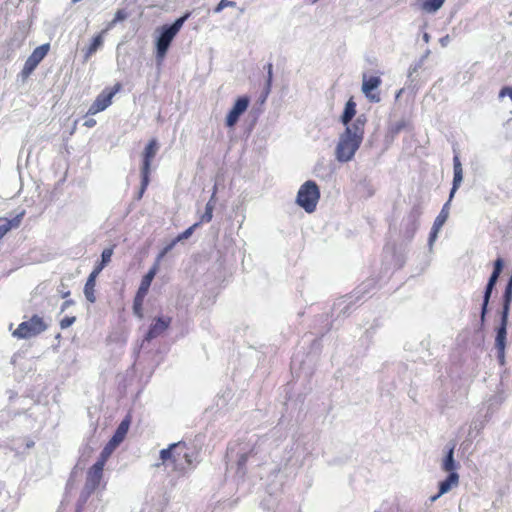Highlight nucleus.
I'll return each instance as SVG.
<instances>
[{
    "label": "nucleus",
    "instance_id": "40",
    "mask_svg": "<svg viewBox=\"0 0 512 512\" xmlns=\"http://www.w3.org/2000/svg\"><path fill=\"white\" fill-rule=\"evenodd\" d=\"M127 18V13L124 11V10H118L115 15H114V18L113 20L111 21L110 25L113 26L115 25L116 23L120 22V21H123Z\"/></svg>",
    "mask_w": 512,
    "mask_h": 512
},
{
    "label": "nucleus",
    "instance_id": "5",
    "mask_svg": "<svg viewBox=\"0 0 512 512\" xmlns=\"http://www.w3.org/2000/svg\"><path fill=\"white\" fill-rule=\"evenodd\" d=\"M319 199L320 189L317 183L313 180H308L300 186L296 196V203L307 213H312L316 210Z\"/></svg>",
    "mask_w": 512,
    "mask_h": 512
},
{
    "label": "nucleus",
    "instance_id": "14",
    "mask_svg": "<svg viewBox=\"0 0 512 512\" xmlns=\"http://www.w3.org/2000/svg\"><path fill=\"white\" fill-rule=\"evenodd\" d=\"M171 319L169 317H157L154 322L149 327L147 331L144 341H151L154 338H157L161 334H163L167 328L169 327Z\"/></svg>",
    "mask_w": 512,
    "mask_h": 512
},
{
    "label": "nucleus",
    "instance_id": "8",
    "mask_svg": "<svg viewBox=\"0 0 512 512\" xmlns=\"http://www.w3.org/2000/svg\"><path fill=\"white\" fill-rule=\"evenodd\" d=\"M422 215V207L420 204H415L410 212L402 221L401 234L407 241H411L419 228V219Z\"/></svg>",
    "mask_w": 512,
    "mask_h": 512
},
{
    "label": "nucleus",
    "instance_id": "2",
    "mask_svg": "<svg viewBox=\"0 0 512 512\" xmlns=\"http://www.w3.org/2000/svg\"><path fill=\"white\" fill-rule=\"evenodd\" d=\"M512 302V275L509 277L502 297V311L500 316V324L496 329L495 348L497 350V359L501 366L505 365V349L507 324L510 313V305Z\"/></svg>",
    "mask_w": 512,
    "mask_h": 512
},
{
    "label": "nucleus",
    "instance_id": "17",
    "mask_svg": "<svg viewBox=\"0 0 512 512\" xmlns=\"http://www.w3.org/2000/svg\"><path fill=\"white\" fill-rule=\"evenodd\" d=\"M25 215V210H22L12 219L0 217V239H2L11 229L18 228Z\"/></svg>",
    "mask_w": 512,
    "mask_h": 512
},
{
    "label": "nucleus",
    "instance_id": "35",
    "mask_svg": "<svg viewBox=\"0 0 512 512\" xmlns=\"http://www.w3.org/2000/svg\"><path fill=\"white\" fill-rule=\"evenodd\" d=\"M198 226H199V223H195V224H193L192 226H190L189 228H187L185 231H183L182 233H180V234L175 238V239H176V241H177V242H180V241H182V240L188 239V238L192 235V233H193L194 229H195L196 227H198Z\"/></svg>",
    "mask_w": 512,
    "mask_h": 512
},
{
    "label": "nucleus",
    "instance_id": "23",
    "mask_svg": "<svg viewBox=\"0 0 512 512\" xmlns=\"http://www.w3.org/2000/svg\"><path fill=\"white\" fill-rule=\"evenodd\" d=\"M410 123L407 119L405 118H402L398 121H395V122H391L389 125H388V134L394 138L396 137L399 133H401L403 130L407 129L409 127Z\"/></svg>",
    "mask_w": 512,
    "mask_h": 512
},
{
    "label": "nucleus",
    "instance_id": "4",
    "mask_svg": "<svg viewBox=\"0 0 512 512\" xmlns=\"http://www.w3.org/2000/svg\"><path fill=\"white\" fill-rule=\"evenodd\" d=\"M251 439L248 443H240L235 446H230L227 450L226 457L231 460L234 456L237 457L236 460V474L243 478L247 472L246 464L249 460H252L258 454V449L256 444H250Z\"/></svg>",
    "mask_w": 512,
    "mask_h": 512
},
{
    "label": "nucleus",
    "instance_id": "18",
    "mask_svg": "<svg viewBox=\"0 0 512 512\" xmlns=\"http://www.w3.org/2000/svg\"><path fill=\"white\" fill-rule=\"evenodd\" d=\"M497 281H498L497 277L490 275L488 282L486 284L485 290H484V295H483V303H482L481 314H480L481 322L485 321V316H486V313L488 310V304H489L493 289H494Z\"/></svg>",
    "mask_w": 512,
    "mask_h": 512
},
{
    "label": "nucleus",
    "instance_id": "15",
    "mask_svg": "<svg viewBox=\"0 0 512 512\" xmlns=\"http://www.w3.org/2000/svg\"><path fill=\"white\" fill-rule=\"evenodd\" d=\"M463 181V169L462 164L460 161V158L457 154L453 157V182H452V188L450 190V200L453 199L456 191L460 187L461 183Z\"/></svg>",
    "mask_w": 512,
    "mask_h": 512
},
{
    "label": "nucleus",
    "instance_id": "37",
    "mask_svg": "<svg viewBox=\"0 0 512 512\" xmlns=\"http://www.w3.org/2000/svg\"><path fill=\"white\" fill-rule=\"evenodd\" d=\"M503 265H504V262L501 258H497L494 262V267H493V271L491 273V276H494V277H497L499 278L500 274L502 273V270H503Z\"/></svg>",
    "mask_w": 512,
    "mask_h": 512
},
{
    "label": "nucleus",
    "instance_id": "24",
    "mask_svg": "<svg viewBox=\"0 0 512 512\" xmlns=\"http://www.w3.org/2000/svg\"><path fill=\"white\" fill-rule=\"evenodd\" d=\"M97 488L91 486L87 483L84 484V487L79 495L78 504H77V512H80L82 506L87 502L88 498Z\"/></svg>",
    "mask_w": 512,
    "mask_h": 512
},
{
    "label": "nucleus",
    "instance_id": "38",
    "mask_svg": "<svg viewBox=\"0 0 512 512\" xmlns=\"http://www.w3.org/2000/svg\"><path fill=\"white\" fill-rule=\"evenodd\" d=\"M236 2L231 0H221L214 8V13H220L226 7H235Z\"/></svg>",
    "mask_w": 512,
    "mask_h": 512
},
{
    "label": "nucleus",
    "instance_id": "52",
    "mask_svg": "<svg viewBox=\"0 0 512 512\" xmlns=\"http://www.w3.org/2000/svg\"><path fill=\"white\" fill-rule=\"evenodd\" d=\"M33 446H34V442H33V441H31V440L27 441V443H26V448L30 449V448H32Z\"/></svg>",
    "mask_w": 512,
    "mask_h": 512
},
{
    "label": "nucleus",
    "instance_id": "1",
    "mask_svg": "<svg viewBox=\"0 0 512 512\" xmlns=\"http://www.w3.org/2000/svg\"><path fill=\"white\" fill-rule=\"evenodd\" d=\"M366 122V115L360 114L355 118L351 126H347L339 134L334 151L335 159L338 162L347 163L354 158L355 153L363 142Z\"/></svg>",
    "mask_w": 512,
    "mask_h": 512
},
{
    "label": "nucleus",
    "instance_id": "19",
    "mask_svg": "<svg viewBox=\"0 0 512 512\" xmlns=\"http://www.w3.org/2000/svg\"><path fill=\"white\" fill-rule=\"evenodd\" d=\"M130 423H131L130 417L126 416L120 422L118 427L116 428V431L114 432V434L111 437V439L109 440V442H111L112 444H114L115 446L118 447L125 439L127 432L129 430V427H130Z\"/></svg>",
    "mask_w": 512,
    "mask_h": 512
},
{
    "label": "nucleus",
    "instance_id": "55",
    "mask_svg": "<svg viewBox=\"0 0 512 512\" xmlns=\"http://www.w3.org/2000/svg\"><path fill=\"white\" fill-rule=\"evenodd\" d=\"M69 294H70V292H69V291L64 292V293L62 294V297H67Z\"/></svg>",
    "mask_w": 512,
    "mask_h": 512
},
{
    "label": "nucleus",
    "instance_id": "6",
    "mask_svg": "<svg viewBox=\"0 0 512 512\" xmlns=\"http://www.w3.org/2000/svg\"><path fill=\"white\" fill-rule=\"evenodd\" d=\"M113 255V249L112 248H105L101 253V260L96 264L92 272L87 278V281L84 286V295L88 302L95 303L96 296H95V285H96V278L98 275H100L101 271L108 265V263L111 261Z\"/></svg>",
    "mask_w": 512,
    "mask_h": 512
},
{
    "label": "nucleus",
    "instance_id": "16",
    "mask_svg": "<svg viewBox=\"0 0 512 512\" xmlns=\"http://www.w3.org/2000/svg\"><path fill=\"white\" fill-rule=\"evenodd\" d=\"M455 446H456L455 443H449L446 446L447 451H446L445 457L443 458V461L441 464L442 470L445 472H448V473L457 472V469L460 466V464L458 462H456V460L454 458Z\"/></svg>",
    "mask_w": 512,
    "mask_h": 512
},
{
    "label": "nucleus",
    "instance_id": "29",
    "mask_svg": "<svg viewBox=\"0 0 512 512\" xmlns=\"http://www.w3.org/2000/svg\"><path fill=\"white\" fill-rule=\"evenodd\" d=\"M352 304V297L348 296L343 300L338 301L334 305V309H339L338 315H347L349 313L350 305Z\"/></svg>",
    "mask_w": 512,
    "mask_h": 512
},
{
    "label": "nucleus",
    "instance_id": "56",
    "mask_svg": "<svg viewBox=\"0 0 512 512\" xmlns=\"http://www.w3.org/2000/svg\"><path fill=\"white\" fill-rule=\"evenodd\" d=\"M511 121H512V118L509 120V122H511Z\"/></svg>",
    "mask_w": 512,
    "mask_h": 512
},
{
    "label": "nucleus",
    "instance_id": "13",
    "mask_svg": "<svg viewBox=\"0 0 512 512\" xmlns=\"http://www.w3.org/2000/svg\"><path fill=\"white\" fill-rule=\"evenodd\" d=\"M159 150V144L156 139H152L146 145L143 153H142V166H141V174H149L150 175V167L151 162L156 156Z\"/></svg>",
    "mask_w": 512,
    "mask_h": 512
},
{
    "label": "nucleus",
    "instance_id": "44",
    "mask_svg": "<svg viewBox=\"0 0 512 512\" xmlns=\"http://www.w3.org/2000/svg\"><path fill=\"white\" fill-rule=\"evenodd\" d=\"M216 191H217V187L216 185L214 186L213 188V192H212V195L209 199V201L207 202V204H211V208L214 210L215 208V203H216Z\"/></svg>",
    "mask_w": 512,
    "mask_h": 512
},
{
    "label": "nucleus",
    "instance_id": "20",
    "mask_svg": "<svg viewBox=\"0 0 512 512\" xmlns=\"http://www.w3.org/2000/svg\"><path fill=\"white\" fill-rule=\"evenodd\" d=\"M103 470L104 467L94 463L87 472L85 483L98 488L103 477Z\"/></svg>",
    "mask_w": 512,
    "mask_h": 512
},
{
    "label": "nucleus",
    "instance_id": "33",
    "mask_svg": "<svg viewBox=\"0 0 512 512\" xmlns=\"http://www.w3.org/2000/svg\"><path fill=\"white\" fill-rule=\"evenodd\" d=\"M178 242L176 241V239H173L169 244H167L162 250L161 252L157 255L156 257V260H155V263H157L158 265H160V262L161 260L165 257V255L167 253H169L174 247L175 245L177 244Z\"/></svg>",
    "mask_w": 512,
    "mask_h": 512
},
{
    "label": "nucleus",
    "instance_id": "27",
    "mask_svg": "<svg viewBox=\"0 0 512 512\" xmlns=\"http://www.w3.org/2000/svg\"><path fill=\"white\" fill-rule=\"evenodd\" d=\"M445 0H425L422 4V9L428 13H435L438 11Z\"/></svg>",
    "mask_w": 512,
    "mask_h": 512
},
{
    "label": "nucleus",
    "instance_id": "43",
    "mask_svg": "<svg viewBox=\"0 0 512 512\" xmlns=\"http://www.w3.org/2000/svg\"><path fill=\"white\" fill-rule=\"evenodd\" d=\"M148 290V287L140 285L137 291L136 298L140 300V298L144 297L148 293Z\"/></svg>",
    "mask_w": 512,
    "mask_h": 512
},
{
    "label": "nucleus",
    "instance_id": "21",
    "mask_svg": "<svg viewBox=\"0 0 512 512\" xmlns=\"http://www.w3.org/2000/svg\"><path fill=\"white\" fill-rule=\"evenodd\" d=\"M356 115V103L350 98L344 107V111L340 117V122L347 128L352 125V120Z\"/></svg>",
    "mask_w": 512,
    "mask_h": 512
},
{
    "label": "nucleus",
    "instance_id": "51",
    "mask_svg": "<svg viewBox=\"0 0 512 512\" xmlns=\"http://www.w3.org/2000/svg\"><path fill=\"white\" fill-rule=\"evenodd\" d=\"M423 40H424V42L428 43L430 41V35L428 33H424Z\"/></svg>",
    "mask_w": 512,
    "mask_h": 512
},
{
    "label": "nucleus",
    "instance_id": "41",
    "mask_svg": "<svg viewBox=\"0 0 512 512\" xmlns=\"http://www.w3.org/2000/svg\"><path fill=\"white\" fill-rule=\"evenodd\" d=\"M76 321V318L74 316H66L60 321V327L61 329H67L70 327L74 322Z\"/></svg>",
    "mask_w": 512,
    "mask_h": 512
},
{
    "label": "nucleus",
    "instance_id": "28",
    "mask_svg": "<svg viewBox=\"0 0 512 512\" xmlns=\"http://www.w3.org/2000/svg\"><path fill=\"white\" fill-rule=\"evenodd\" d=\"M158 269L159 265L157 263H154L153 266L149 269V271L143 276L140 285L150 288L151 283L158 272Z\"/></svg>",
    "mask_w": 512,
    "mask_h": 512
},
{
    "label": "nucleus",
    "instance_id": "53",
    "mask_svg": "<svg viewBox=\"0 0 512 512\" xmlns=\"http://www.w3.org/2000/svg\"><path fill=\"white\" fill-rule=\"evenodd\" d=\"M184 457H185V459H186V462L190 465V464H191L190 456H189L187 453H185V454H184Z\"/></svg>",
    "mask_w": 512,
    "mask_h": 512
},
{
    "label": "nucleus",
    "instance_id": "48",
    "mask_svg": "<svg viewBox=\"0 0 512 512\" xmlns=\"http://www.w3.org/2000/svg\"><path fill=\"white\" fill-rule=\"evenodd\" d=\"M73 304H74L73 300H66V301H64L62 306H61V311L66 310L69 306H71Z\"/></svg>",
    "mask_w": 512,
    "mask_h": 512
},
{
    "label": "nucleus",
    "instance_id": "25",
    "mask_svg": "<svg viewBox=\"0 0 512 512\" xmlns=\"http://www.w3.org/2000/svg\"><path fill=\"white\" fill-rule=\"evenodd\" d=\"M116 448H117V446H115L114 444H112L111 442L108 441V443L102 449L100 456L95 463L104 467L107 460L109 459V457L111 456V454L113 453V451Z\"/></svg>",
    "mask_w": 512,
    "mask_h": 512
},
{
    "label": "nucleus",
    "instance_id": "36",
    "mask_svg": "<svg viewBox=\"0 0 512 512\" xmlns=\"http://www.w3.org/2000/svg\"><path fill=\"white\" fill-rule=\"evenodd\" d=\"M213 217V209L211 208V204H206L205 206V212L201 216L200 223H208L212 220Z\"/></svg>",
    "mask_w": 512,
    "mask_h": 512
},
{
    "label": "nucleus",
    "instance_id": "34",
    "mask_svg": "<svg viewBox=\"0 0 512 512\" xmlns=\"http://www.w3.org/2000/svg\"><path fill=\"white\" fill-rule=\"evenodd\" d=\"M150 182V175L149 174H141V186L139 189V192L137 194V199L140 200L147 189V186Z\"/></svg>",
    "mask_w": 512,
    "mask_h": 512
},
{
    "label": "nucleus",
    "instance_id": "54",
    "mask_svg": "<svg viewBox=\"0 0 512 512\" xmlns=\"http://www.w3.org/2000/svg\"><path fill=\"white\" fill-rule=\"evenodd\" d=\"M440 496H441V495H439V493H438V494H436V495H434V496H432V497L430 498L431 502L436 501Z\"/></svg>",
    "mask_w": 512,
    "mask_h": 512
},
{
    "label": "nucleus",
    "instance_id": "49",
    "mask_svg": "<svg viewBox=\"0 0 512 512\" xmlns=\"http://www.w3.org/2000/svg\"><path fill=\"white\" fill-rule=\"evenodd\" d=\"M96 124V121L94 119H88L85 121L84 125L88 128L93 127Z\"/></svg>",
    "mask_w": 512,
    "mask_h": 512
},
{
    "label": "nucleus",
    "instance_id": "39",
    "mask_svg": "<svg viewBox=\"0 0 512 512\" xmlns=\"http://www.w3.org/2000/svg\"><path fill=\"white\" fill-rule=\"evenodd\" d=\"M442 227H437V225L433 224L432 228H431V231H430V234H429V239H428V245L430 247L433 246V243L435 242V240L437 239L438 237V233L440 231Z\"/></svg>",
    "mask_w": 512,
    "mask_h": 512
},
{
    "label": "nucleus",
    "instance_id": "32",
    "mask_svg": "<svg viewBox=\"0 0 512 512\" xmlns=\"http://www.w3.org/2000/svg\"><path fill=\"white\" fill-rule=\"evenodd\" d=\"M102 43H103V39H102L101 35H97L96 37H94L86 51L85 58L87 59L92 54H94L98 50V48L102 45Z\"/></svg>",
    "mask_w": 512,
    "mask_h": 512
},
{
    "label": "nucleus",
    "instance_id": "26",
    "mask_svg": "<svg viewBox=\"0 0 512 512\" xmlns=\"http://www.w3.org/2000/svg\"><path fill=\"white\" fill-rule=\"evenodd\" d=\"M452 200H450V198L448 199V201L443 205L440 213L438 214V216L436 217V219L434 220V223L435 225H437V227H442L445 222L447 221L448 217H449V209H450V203H451Z\"/></svg>",
    "mask_w": 512,
    "mask_h": 512
},
{
    "label": "nucleus",
    "instance_id": "50",
    "mask_svg": "<svg viewBox=\"0 0 512 512\" xmlns=\"http://www.w3.org/2000/svg\"><path fill=\"white\" fill-rule=\"evenodd\" d=\"M448 41H449V36H445L440 39V43L442 46H445L448 43Z\"/></svg>",
    "mask_w": 512,
    "mask_h": 512
},
{
    "label": "nucleus",
    "instance_id": "9",
    "mask_svg": "<svg viewBox=\"0 0 512 512\" xmlns=\"http://www.w3.org/2000/svg\"><path fill=\"white\" fill-rule=\"evenodd\" d=\"M50 49V45L48 43L42 44L35 48L32 54L25 61L24 67L22 69V75L24 77H28L39 65V63L44 59Z\"/></svg>",
    "mask_w": 512,
    "mask_h": 512
},
{
    "label": "nucleus",
    "instance_id": "10",
    "mask_svg": "<svg viewBox=\"0 0 512 512\" xmlns=\"http://www.w3.org/2000/svg\"><path fill=\"white\" fill-rule=\"evenodd\" d=\"M121 85L117 83L110 92H101L88 109L89 115H95L105 110L112 102L113 96L120 90Z\"/></svg>",
    "mask_w": 512,
    "mask_h": 512
},
{
    "label": "nucleus",
    "instance_id": "31",
    "mask_svg": "<svg viewBox=\"0 0 512 512\" xmlns=\"http://www.w3.org/2000/svg\"><path fill=\"white\" fill-rule=\"evenodd\" d=\"M181 443H173L168 448L162 449L160 451V459L165 462L167 460H170L174 457V449L179 448Z\"/></svg>",
    "mask_w": 512,
    "mask_h": 512
},
{
    "label": "nucleus",
    "instance_id": "42",
    "mask_svg": "<svg viewBox=\"0 0 512 512\" xmlns=\"http://www.w3.org/2000/svg\"><path fill=\"white\" fill-rule=\"evenodd\" d=\"M422 66V61H419L418 63L411 65L408 70V78H411L414 73L418 71V69Z\"/></svg>",
    "mask_w": 512,
    "mask_h": 512
},
{
    "label": "nucleus",
    "instance_id": "22",
    "mask_svg": "<svg viewBox=\"0 0 512 512\" xmlns=\"http://www.w3.org/2000/svg\"><path fill=\"white\" fill-rule=\"evenodd\" d=\"M459 484V474L457 472L448 473V476L439 482V495L448 493L453 487Z\"/></svg>",
    "mask_w": 512,
    "mask_h": 512
},
{
    "label": "nucleus",
    "instance_id": "45",
    "mask_svg": "<svg viewBox=\"0 0 512 512\" xmlns=\"http://www.w3.org/2000/svg\"><path fill=\"white\" fill-rule=\"evenodd\" d=\"M134 313L138 316H141L140 310H141V300L135 298L134 305H133Z\"/></svg>",
    "mask_w": 512,
    "mask_h": 512
},
{
    "label": "nucleus",
    "instance_id": "7",
    "mask_svg": "<svg viewBox=\"0 0 512 512\" xmlns=\"http://www.w3.org/2000/svg\"><path fill=\"white\" fill-rule=\"evenodd\" d=\"M48 328L43 318L33 315L29 320L21 322L17 329L13 331L12 336L17 339H30L35 337Z\"/></svg>",
    "mask_w": 512,
    "mask_h": 512
},
{
    "label": "nucleus",
    "instance_id": "30",
    "mask_svg": "<svg viewBox=\"0 0 512 512\" xmlns=\"http://www.w3.org/2000/svg\"><path fill=\"white\" fill-rule=\"evenodd\" d=\"M266 68H267V79H266L265 87L263 89L264 98H266L271 91L272 79H273V65L271 63H268Z\"/></svg>",
    "mask_w": 512,
    "mask_h": 512
},
{
    "label": "nucleus",
    "instance_id": "46",
    "mask_svg": "<svg viewBox=\"0 0 512 512\" xmlns=\"http://www.w3.org/2000/svg\"><path fill=\"white\" fill-rule=\"evenodd\" d=\"M226 396H230V392H225L219 399L217 400V406H224L225 405V398Z\"/></svg>",
    "mask_w": 512,
    "mask_h": 512
},
{
    "label": "nucleus",
    "instance_id": "12",
    "mask_svg": "<svg viewBox=\"0 0 512 512\" xmlns=\"http://www.w3.org/2000/svg\"><path fill=\"white\" fill-rule=\"evenodd\" d=\"M250 103L248 96L238 97L233 107L228 112L226 117V125L228 127H234L239 121L240 116L247 110Z\"/></svg>",
    "mask_w": 512,
    "mask_h": 512
},
{
    "label": "nucleus",
    "instance_id": "11",
    "mask_svg": "<svg viewBox=\"0 0 512 512\" xmlns=\"http://www.w3.org/2000/svg\"><path fill=\"white\" fill-rule=\"evenodd\" d=\"M382 80L378 76H370L367 77L365 74L363 75V82H362V92L364 93L365 97L372 103H378L381 100L380 94L374 91L379 88L381 85Z\"/></svg>",
    "mask_w": 512,
    "mask_h": 512
},
{
    "label": "nucleus",
    "instance_id": "3",
    "mask_svg": "<svg viewBox=\"0 0 512 512\" xmlns=\"http://www.w3.org/2000/svg\"><path fill=\"white\" fill-rule=\"evenodd\" d=\"M189 17L190 13L187 12L183 16L177 18L172 24H165L159 29V35L155 42L157 60L161 61L164 59L173 39Z\"/></svg>",
    "mask_w": 512,
    "mask_h": 512
},
{
    "label": "nucleus",
    "instance_id": "47",
    "mask_svg": "<svg viewBox=\"0 0 512 512\" xmlns=\"http://www.w3.org/2000/svg\"><path fill=\"white\" fill-rule=\"evenodd\" d=\"M506 93L509 94V97L510 99L512 100V88H503L501 91H500V96H504Z\"/></svg>",
    "mask_w": 512,
    "mask_h": 512
}]
</instances>
